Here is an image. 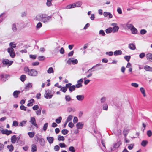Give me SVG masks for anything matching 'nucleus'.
Wrapping results in <instances>:
<instances>
[{"label":"nucleus","instance_id":"f257e3e1","mask_svg":"<svg viewBox=\"0 0 152 152\" xmlns=\"http://www.w3.org/2000/svg\"><path fill=\"white\" fill-rule=\"evenodd\" d=\"M52 16H49L43 13H41L38 14L35 17V19L39 21L46 23L49 22L51 20Z\"/></svg>","mask_w":152,"mask_h":152},{"label":"nucleus","instance_id":"f03ea898","mask_svg":"<svg viewBox=\"0 0 152 152\" xmlns=\"http://www.w3.org/2000/svg\"><path fill=\"white\" fill-rule=\"evenodd\" d=\"M38 74L37 72L34 69L30 70L28 72L29 75L31 76H37L38 75Z\"/></svg>","mask_w":152,"mask_h":152},{"label":"nucleus","instance_id":"7ed1b4c3","mask_svg":"<svg viewBox=\"0 0 152 152\" xmlns=\"http://www.w3.org/2000/svg\"><path fill=\"white\" fill-rule=\"evenodd\" d=\"M2 62L4 65L9 66L12 64L13 61H10L7 59H5L2 61Z\"/></svg>","mask_w":152,"mask_h":152},{"label":"nucleus","instance_id":"20e7f679","mask_svg":"<svg viewBox=\"0 0 152 152\" xmlns=\"http://www.w3.org/2000/svg\"><path fill=\"white\" fill-rule=\"evenodd\" d=\"M7 51L11 57H14L15 56V53L14 52V49L12 48H8L7 49Z\"/></svg>","mask_w":152,"mask_h":152},{"label":"nucleus","instance_id":"39448f33","mask_svg":"<svg viewBox=\"0 0 152 152\" xmlns=\"http://www.w3.org/2000/svg\"><path fill=\"white\" fill-rule=\"evenodd\" d=\"M29 122L31 123L34 126L37 128H38V126L36 123V120L34 118L31 117Z\"/></svg>","mask_w":152,"mask_h":152},{"label":"nucleus","instance_id":"423d86ee","mask_svg":"<svg viewBox=\"0 0 152 152\" xmlns=\"http://www.w3.org/2000/svg\"><path fill=\"white\" fill-rule=\"evenodd\" d=\"M83 81V79H80L77 81V84L75 86L76 88H81L82 86V85L81 83Z\"/></svg>","mask_w":152,"mask_h":152},{"label":"nucleus","instance_id":"0eeeda50","mask_svg":"<svg viewBox=\"0 0 152 152\" xmlns=\"http://www.w3.org/2000/svg\"><path fill=\"white\" fill-rule=\"evenodd\" d=\"M127 28L131 30L133 34V25L132 23H130V21H129L126 24Z\"/></svg>","mask_w":152,"mask_h":152},{"label":"nucleus","instance_id":"6e6552de","mask_svg":"<svg viewBox=\"0 0 152 152\" xmlns=\"http://www.w3.org/2000/svg\"><path fill=\"white\" fill-rule=\"evenodd\" d=\"M1 132L3 134H5L7 135H8L11 134L12 132L11 130H8L7 129H3L1 131Z\"/></svg>","mask_w":152,"mask_h":152},{"label":"nucleus","instance_id":"1a4fd4ad","mask_svg":"<svg viewBox=\"0 0 152 152\" xmlns=\"http://www.w3.org/2000/svg\"><path fill=\"white\" fill-rule=\"evenodd\" d=\"M32 86V84L31 83H28V84L26 85L25 87V91H27L29 90V88H31Z\"/></svg>","mask_w":152,"mask_h":152},{"label":"nucleus","instance_id":"9d476101","mask_svg":"<svg viewBox=\"0 0 152 152\" xmlns=\"http://www.w3.org/2000/svg\"><path fill=\"white\" fill-rule=\"evenodd\" d=\"M84 125V124L82 122H78L77 123L76 125V126L78 129H82Z\"/></svg>","mask_w":152,"mask_h":152},{"label":"nucleus","instance_id":"9b49d317","mask_svg":"<svg viewBox=\"0 0 152 152\" xmlns=\"http://www.w3.org/2000/svg\"><path fill=\"white\" fill-rule=\"evenodd\" d=\"M76 98L77 99L80 101H83L84 98V96L83 95H78L76 96Z\"/></svg>","mask_w":152,"mask_h":152},{"label":"nucleus","instance_id":"f8f14e48","mask_svg":"<svg viewBox=\"0 0 152 152\" xmlns=\"http://www.w3.org/2000/svg\"><path fill=\"white\" fill-rule=\"evenodd\" d=\"M47 139L50 144H51L53 142L54 138L53 137H48Z\"/></svg>","mask_w":152,"mask_h":152},{"label":"nucleus","instance_id":"ddd939ff","mask_svg":"<svg viewBox=\"0 0 152 152\" xmlns=\"http://www.w3.org/2000/svg\"><path fill=\"white\" fill-rule=\"evenodd\" d=\"M103 15L106 17H107V16H108L110 18H111L113 17V15L112 14L109 12H104L103 14Z\"/></svg>","mask_w":152,"mask_h":152},{"label":"nucleus","instance_id":"4468645a","mask_svg":"<svg viewBox=\"0 0 152 152\" xmlns=\"http://www.w3.org/2000/svg\"><path fill=\"white\" fill-rule=\"evenodd\" d=\"M122 51L120 50H116L114 52V55L115 56H117L122 54Z\"/></svg>","mask_w":152,"mask_h":152},{"label":"nucleus","instance_id":"2eb2a0df","mask_svg":"<svg viewBox=\"0 0 152 152\" xmlns=\"http://www.w3.org/2000/svg\"><path fill=\"white\" fill-rule=\"evenodd\" d=\"M39 142L40 145L42 146H44L45 144V140L43 138H39Z\"/></svg>","mask_w":152,"mask_h":152},{"label":"nucleus","instance_id":"dca6fc26","mask_svg":"<svg viewBox=\"0 0 152 152\" xmlns=\"http://www.w3.org/2000/svg\"><path fill=\"white\" fill-rule=\"evenodd\" d=\"M20 91H15L13 93V96L15 98H17L18 96V95L20 94Z\"/></svg>","mask_w":152,"mask_h":152},{"label":"nucleus","instance_id":"f3484780","mask_svg":"<svg viewBox=\"0 0 152 152\" xmlns=\"http://www.w3.org/2000/svg\"><path fill=\"white\" fill-rule=\"evenodd\" d=\"M16 140L17 138L16 135H14L11 137V141L13 143H15Z\"/></svg>","mask_w":152,"mask_h":152},{"label":"nucleus","instance_id":"a211bd4d","mask_svg":"<svg viewBox=\"0 0 152 152\" xmlns=\"http://www.w3.org/2000/svg\"><path fill=\"white\" fill-rule=\"evenodd\" d=\"M53 96V95L52 94H48L46 93H45L44 94V97L47 99H50L52 98Z\"/></svg>","mask_w":152,"mask_h":152},{"label":"nucleus","instance_id":"6ab92c4d","mask_svg":"<svg viewBox=\"0 0 152 152\" xmlns=\"http://www.w3.org/2000/svg\"><path fill=\"white\" fill-rule=\"evenodd\" d=\"M144 69L146 71H151L152 72V67H150L149 66L146 65L144 67Z\"/></svg>","mask_w":152,"mask_h":152},{"label":"nucleus","instance_id":"aec40b11","mask_svg":"<svg viewBox=\"0 0 152 152\" xmlns=\"http://www.w3.org/2000/svg\"><path fill=\"white\" fill-rule=\"evenodd\" d=\"M37 150V147L36 145L34 144H32L31 145V151L32 152H35Z\"/></svg>","mask_w":152,"mask_h":152},{"label":"nucleus","instance_id":"412c9836","mask_svg":"<svg viewBox=\"0 0 152 152\" xmlns=\"http://www.w3.org/2000/svg\"><path fill=\"white\" fill-rule=\"evenodd\" d=\"M121 144V143L120 141H118L116 143L114 144L113 147L115 148H118L120 146Z\"/></svg>","mask_w":152,"mask_h":152},{"label":"nucleus","instance_id":"4be33fe9","mask_svg":"<svg viewBox=\"0 0 152 152\" xmlns=\"http://www.w3.org/2000/svg\"><path fill=\"white\" fill-rule=\"evenodd\" d=\"M60 48V46L59 45L56 47L53 50V53H58Z\"/></svg>","mask_w":152,"mask_h":152},{"label":"nucleus","instance_id":"5701e85b","mask_svg":"<svg viewBox=\"0 0 152 152\" xmlns=\"http://www.w3.org/2000/svg\"><path fill=\"white\" fill-rule=\"evenodd\" d=\"M27 122L26 121H22L20 122L19 124V126L23 127L25 126V124H26Z\"/></svg>","mask_w":152,"mask_h":152},{"label":"nucleus","instance_id":"b1692460","mask_svg":"<svg viewBox=\"0 0 152 152\" xmlns=\"http://www.w3.org/2000/svg\"><path fill=\"white\" fill-rule=\"evenodd\" d=\"M119 28L118 26H115L112 28V31L114 33L118 31Z\"/></svg>","mask_w":152,"mask_h":152},{"label":"nucleus","instance_id":"393cba45","mask_svg":"<svg viewBox=\"0 0 152 152\" xmlns=\"http://www.w3.org/2000/svg\"><path fill=\"white\" fill-rule=\"evenodd\" d=\"M99 66H101V67H100L99 68V69H101V68H102V65L100 64H96L95 66H93L92 68L90 69L89 70H88V72H89L91 70H92V69H94V68H95V67H98Z\"/></svg>","mask_w":152,"mask_h":152},{"label":"nucleus","instance_id":"a878e982","mask_svg":"<svg viewBox=\"0 0 152 152\" xmlns=\"http://www.w3.org/2000/svg\"><path fill=\"white\" fill-rule=\"evenodd\" d=\"M148 143V141L147 140H143L141 142V145L143 147H145Z\"/></svg>","mask_w":152,"mask_h":152},{"label":"nucleus","instance_id":"bb28decb","mask_svg":"<svg viewBox=\"0 0 152 152\" xmlns=\"http://www.w3.org/2000/svg\"><path fill=\"white\" fill-rule=\"evenodd\" d=\"M140 90L142 94L144 97L146 96L145 91L143 87H141L140 89Z\"/></svg>","mask_w":152,"mask_h":152},{"label":"nucleus","instance_id":"cd10ccee","mask_svg":"<svg viewBox=\"0 0 152 152\" xmlns=\"http://www.w3.org/2000/svg\"><path fill=\"white\" fill-rule=\"evenodd\" d=\"M65 99L66 101L67 102L70 101L72 100L71 98L69 95H65Z\"/></svg>","mask_w":152,"mask_h":152},{"label":"nucleus","instance_id":"c85d7f7f","mask_svg":"<svg viewBox=\"0 0 152 152\" xmlns=\"http://www.w3.org/2000/svg\"><path fill=\"white\" fill-rule=\"evenodd\" d=\"M7 148L9 149V151L10 152H12L14 149V147L12 144L10 145H8Z\"/></svg>","mask_w":152,"mask_h":152},{"label":"nucleus","instance_id":"c756f323","mask_svg":"<svg viewBox=\"0 0 152 152\" xmlns=\"http://www.w3.org/2000/svg\"><path fill=\"white\" fill-rule=\"evenodd\" d=\"M9 45L11 48H12L13 49L16 47V44L14 42H11L9 44Z\"/></svg>","mask_w":152,"mask_h":152},{"label":"nucleus","instance_id":"7c9ffc66","mask_svg":"<svg viewBox=\"0 0 152 152\" xmlns=\"http://www.w3.org/2000/svg\"><path fill=\"white\" fill-rule=\"evenodd\" d=\"M112 28L110 27L106 29L105 30V32L107 34L110 33L112 32Z\"/></svg>","mask_w":152,"mask_h":152},{"label":"nucleus","instance_id":"2f4dec72","mask_svg":"<svg viewBox=\"0 0 152 152\" xmlns=\"http://www.w3.org/2000/svg\"><path fill=\"white\" fill-rule=\"evenodd\" d=\"M76 87L75 86H71L69 88V91L70 92H72L73 91L75 90Z\"/></svg>","mask_w":152,"mask_h":152},{"label":"nucleus","instance_id":"473e14b6","mask_svg":"<svg viewBox=\"0 0 152 152\" xmlns=\"http://www.w3.org/2000/svg\"><path fill=\"white\" fill-rule=\"evenodd\" d=\"M16 25L15 23H14L12 25V29L14 32H16L17 30L16 27Z\"/></svg>","mask_w":152,"mask_h":152},{"label":"nucleus","instance_id":"72a5a7b5","mask_svg":"<svg viewBox=\"0 0 152 152\" xmlns=\"http://www.w3.org/2000/svg\"><path fill=\"white\" fill-rule=\"evenodd\" d=\"M53 72L54 71L53 70V68L52 67L49 68L47 70V72L48 73L50 74L53 73Z\"/></svg>","mask_w":152,"mask_h":152},{"label":"nucleus","instance_id":"f704fd0d","mask_svg":"<svg viewBox=\"0 0 152 152\" xmlns=\"http://www.w3.org/2000/svg\"><path fill=\"white\" fill-rule=\"evenodd\" d=\"M52 0H47V1L46 3V5L48 7H50L51 6L52 3L51 1Z\"/></svg>","mask_w":152,"mask_h":152},{"label":"nucleus","instance_id":"c9c22d12","mask_svg":"<svg viewBox=\"0 0 152 152\" xmlns=\"http://www.w3.org/2000/svg\"><path fill=\"white\" fill-rule=\"evenodd\" d=\"M108 105L107 104H104L103 105V109L104 110H108Z\"/></svg>","mask_w":152,"mask_h":152},{"label":"nucleus","instance_id":"e433bc0d","mask_svg":"<svg viewBox=\"0 0 152 152\" xmlns=\"http://www.w3.org/2000/svg\"><path fill=\"white\" fill-rule=\"evenodd\" d=\"M58 139L59 141L61 140L63 141L64 140L65 138L64 137L59 135L58 137Z\"/></svg>","mask_w":152,"mask_h":152},{"label":"nucleus","instance_id":"4c0bfd02","mask_svg":"<svg viewBox=\"0 0 152 152\" xmlns=\"http://www.w3.org/2000/svg\"><path fill=\"white\" fill-rule=\"evenodd\" d=\"M28 134L31 138H32L34 135L35 133L34 132H29L28 133Z\"/></svg>","mask_w":152,"mask_h":152},{"label":"nucleus","instance_id":"58836bf2","mask_svg":"<svg viewBox=\"0 0 152 152\" xmlns=\"http://www.w3.org/2000/svg\"><path fill=\"white\" fill-rule=\"evenodd\" d=\"M62 118L61 117H59L58 118L56 119V122L57 124H59L61 122V120H62Z\"/></svg>","mask_w":152,"mask_h":152},{"label":"nucleus","instance_id":"ea45409f","mask_svg":"<svg viewBox=\"0 0 152 152\" xmlns=\"http://www.w3.org/2000/svg\"><path fill=\"white\" fill-rule=\"evenodd\" d=\"M26 78V75H22L20 77V79L21 80L22 82H23L25 81V80Z\"/></svg>","mask_w":152,"mask_h":152},{"label":"nucleus","instance_id":"a19ab883","mask_svg":"<svg viewBox=\"0 0 152 152\" xmlns=\"http://www.w3.org/2000/svg\"><path fill=\"white\" fill-rule=\"evenodd\" d=\"M69 132V131L66 129H63L61 131V133L63 135L67 134Z\"/></svg>","mask_w":152,"mask_h":152},{"label":"nucleus","instance_id":"79ce46f5","mask_svg":"<svg viewBox=\"0 0 152 152\" xmlns=\"http://www.w3.org/2000/svg\"><path fill=\"white\" fill-rule=\"evenodd\" d=\"M140 32L141 34L144 35L146 33L147 31L145 29H142L140 30Z\"/></svg>","mask_w":152,"mask_h":152},{"label":"nucleus","instance_id":"37998d69","mask_svg":"<svg viewBox=\"0 0 152 152\" xmlns=\"http://www.w3.org/2000/svg\"><path fill=\"white\" fill-rule=\"evenodd\" d=\"M76 7H80L82 5V2L80 1L77 2L75 3Z\"/></svg>","mask_w":152,"mask_h":152},{"label":"nucleus","instance_id":"c03bdc74","mask_svg":"<svg viewBox=\"0 0 152 152\" xmlns=\"http://www.w3.org/2000/svg\"><path fill=\"white\" fill-rule=\"evenodd\" d=\"M48 124L47 123H45L43 126V130L44 131H45L48 127Z\"/></svg>","mask_w":152,"mask_h":152},{"label":"nucleus","instance_id":"a18cd8bd","mask_svg":"<svg viewBox=\"0 0 152 152\" xmlns=\"http://www.w3.org/2000/svg\"><path fill=\"white\" fill-rule=\"evenodd\" d=\"M18 125V122L15 121V120L13 121V124H12V126H17Z\"/></svg>","mask_w":152,"mask_h":152},{"label":"nucleus","instance_id":"49530a36","mask_svg":"<svg viewBox=\"0 0 152 152\" xmlns=\"http://www.w3.org/2000/svg\"><path fill=\"white\" fill-rule=\"evenodd\" d=\"M129 132L128 130L127 129H125L123 132V134L125 137H126Z\"/></svg>","mask_w":152,"mask_h":152},{"label":"nucleus","instance_id":"de8ad7c7","mask_svg":"<svg viewBox=\"0 0 152 152\" xmlns=\"http://www.w3.org/2000/svg\"><path fill=\"white\" fill-rule=\"evenodd\" d=\"M69 150L71 152H75V150L73 146H70L69 148Z\"/></svg>","mask_w":152,"mask_h":152},{"label":"nucleus","instance_id":"09e8293b","mask_svg":"<svg viewBox=\"0 0 152 152\" xmlns=\"http://www.w3.org/2000/svg\"><path fill=\"white\" fill-rule=\"evenodd\" d=\"M59 51L60 53L62 54H64L65 52V50L63 48H61L59 49Z\"/></svg>","mask_w":152,"mask_h":152},{"label":"nucleus","instance_id":"8fccbe9b","mask_svg":"<svg viewBox=\"0 0 152 152\" xmlns=\"http://www.w3.org/2000/svg\"><path fill=\"white\" fill-rule=\"evenodd\" d=\"M60 91L64 93H65L67 91V89L65 87H62L61 89H60Z\"/></svg>","mask_w":152,"mask_h":152},{"label":"nucleus","instance_id":"3c124183","mask_svg":"<svg viewBox=\"0 0 152 152\" xmlns=\"http://www.w3.org/2000/svg\"><path fill=\"white\" fill-rule=\"evenodd\" d=\"M54 149L56 151H58L60 149L59 146L58 145H56L54 147Z\"/></svg>","mask_w":152,"mask_h":152},{"label":"nucleus","instance_id":"603ef678","mask_svg":"<svg viewBox=\"0 0 152 152\" xmlns=\"http://www.w3.org/2000/svg\"><path fill=\"white\" fill-rule=\"evenodd\" d=\"M73 116L72 115H69L67 117L66 120L67 122H69L72 120V119Z\"/></svg>","mask_w":152,"mask_h":152},{"label":"nucleus","instance_id":"864d4df0","mask_svg":"<svg viewBox=\"0 0 152 152\" xmlns=\"http://www.w3.org/2000/svg\"><path fill=\"white\" fill-rule=\"evenodd\" d=\"M59 146L61 148H66V145L64 143H60L59 144Z\"/></svg>","mask_w":152,"mask_h":152},{"label":"nucleus","instance_id":"5fc2aeb1","mask_svg":"<svg viewBox=\"0 0 152 152\" xmlns=\"http://www.w3.org/2000/svg\"><path fill=\"white\" fill-rule=\"evenodd\" d=\"M99 34L101 35L102 36H104L105 35L104 31L102 30H101L99 31Z\"/></svg>","mask_w":152,"mask_h":152},{"label":"nucleus","instance_id":"6e6d98bb","mask_svg":"<svg viewBox=\"0 0 152 152\" xmlns=\"http://www.w3.org/2000/svg\"><path fill=\"white\" fill-rule=\"evenodd\" d=\"M106 99V97H102L100 99L101 102V103H103L104 102Z\"/></svg>","mask_w":152,"mask_h":152},{"label":"nucleus","instance_id":"4d7b16f0","mask_svg":"<svg viewBox=\"0 0 152 152\" xmlns=\"http://www.w3.org/2000/svg\"><path fill=\"white\" fill-rule=\"evenodd\" d=\"M147 134L149 137H150L152 134V133L151 130H149L147 131Z\"/></svg>","mask_w":152,"mask_h":152},{"label":"nucleus","instance_id":"13d9d810","mask_svg":"<svg viewBox=\"0 0 152 152\" xmlns=\"http://www.w3.org/2000/svg\"><path fill=\"white\" fill-rule=\"evenodd\" d=\"M42 23L39 22L37 24L36 26V28H41L42 26Z\"/></svg>","mask_w":152,"mask_h":152},{"label":"nucleus","instance_id":"bf43d9fd","mask_svg":"<svg viewBox=\"0 0 152 152\" xmlns=\"http://www.w3.org/2000/svg\"><path fill=\"white\" fill-rule=\"evenodd\" d=\"M20 108L21 110H23L24 111H26V107H25L23 105H22L20 106Z\"/></svg>","mask_w":152,"mask_h":152},{"label":"nucleus","instance_id":"052dcab7","mask_svg":"<svg viewBox=\"0 0 152 152\" xmlns=\"http://www.w3.org/2000/svg\"><path fill=\"white\" fill-rule=\"evenodd\" d=\"M117 11L118 13L120 14L122 13V11L121 8L119 7H118L117 9Z\"/></svg>","mask_w":152,"mask_h":152},{"label":"nucleus","instance_id":"680f3d73","mask_svg":"<svg viewBox=\"0 0 152 152\" xmlns=\"http://www.w3.org/2000/svg\"><path fill=\"white\" fill-rule=\"evenodd\" d=\"M39 106L37 105H35L33 107V109L34 110H37L39 108Z\"/></svg>","mask_w":152,"mask_h":152},{"label":"nucleus","instance_id":"e2e57ef3","mask_svg":"<svg viewBox=\"0 0 152 152\" xmlns=\"http://www.w3.org/2000/svg\"><path fill=\"white\" fill-rule=\"evenodd\" d=\"M68 126L69 127L72 128L74 126V125L72 122H70Z\"/></svg>","mask_w":152,"mask_h":152},{"label":"nucleus","instance_id":"0e129e2a","mask_svg":"<svg viewBox=\"0 0 152 152\" xmlns=\"http://www.w3.org/2000/svg\"><path fill=\"white\" fill-rule=\"evenodd\" d=\"M41 94L40 93H37L36 96V97L37 99H39L41 98Z\"/></svg>","mask_w":152,"mask_h":152},{"label":"nucleus","instance_id":"69168bd1","mask_svg":"<svg viewBox=\"0 0 152 152\" xmlns=\"http://www.w3.org/2000/svg\"><path fill=\"white\" fill-rule=\"evenodd\" d=\"M41 109H39L36 111V113L38 115H39L41 114Z\"/></svg>","mask_w":152,"mask_h":152},{"label":"nucleus","instance_id":"338daca9","mask_svg":"<svg viewBox=\"0 0 152 152\" xmlns=\"http://www.w3.org/2000/svg\"><path fill=\"white\" fill-rule=\"evenodd\" d=\"M78 61L76 59H74V60H72V63L73 64H76L77 63Z\"/></svg>","mask_w":152,"mask_h":152},{"label":"nucleus","instance_id":"774afa93","mask_svg":"<svg viewBox=\"0 0 152 152\" xmlns=\"http://www.w3.org/2000/svg\"><path fill=\"white\" fill-rule=\"evenodd\" d=\"M72 86V84L71 83H69L68 84H66V85L65 87L67 89L68 88H69L70 87H71Z\"/></svg>","mask_w":152,"mask_h":152}]
</instances>
